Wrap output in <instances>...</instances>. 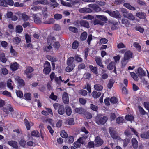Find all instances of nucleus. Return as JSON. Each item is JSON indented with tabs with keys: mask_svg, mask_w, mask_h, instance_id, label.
Instances as JSON below:
<instances>
[{
	"mask_svg": "<svg viewBox=\"0 0 149 149\" xmlns=\"http://www.w3.org/2000/svg\"><path fill=\"white\" fill-rule=\"evenodd\" d=\"M115 82V81L114 80L111 79H110L107 84L108 88L109 89H111L113 87Z\"/></svg>",
	"mask_w": 149,
	"mask_h": 149,
	"instance_id": "cd10ccee",
	"label": "nucleus"
},
{
	"mask_svg": "<svg viewBox=\"0 0 149 149\" xmlns=\"http://www.w3.org/2000/svg\"><path fill=\"white\" fill-rule=\"evenodd\" d=\"M26 42L27 43L31 42V38L28 34H26L25 36Z\"/></svg>",
	"mask_w": 149,
	"mask_h": 149,
	"instance_id": "338daca9",
	"label": "nucleus"
},
{
	"mask_svg": "<svg viewBox=\"0 0 149 149\" xmlns=\"http://www.w3.org/2000/svg\"><path fill=\"white\" fill-rule=\"evenodd\" d=\"M22 19L24 21L27 20L29 18V17L25 13H23L22 15Z\"/></svg>",
	"mask_w": 149,
	"mask_h": 149,
	"instance_id": "680f3d73",
	"label": "nucleus"
},
{
	"mask_svg": "<svg viewBox=\"0 0 149 149\" xmlns=\"http://www.w3.org/2000/svg\"><path fill=\"white\" fill-rule=\"evenodd\" d=\"M58 113L60 115H63L65 113L64 106L63 105H60L58 109Z\"/></svg>",
	"mask_w": 149,
	"mask_h": 149,
	"instance_id": "2eb2a0df",
	"label": "nucleus"
},
{
	"mask_svg": "<svg viewBox=\"0 0 149 149\" xmlns=\"http://www.w3.org/2000/svg\"><path fill=\"white\" fill-rule=\"evenodd\" d=\"M94 88L96 90L98 91H101L103 89L102 86L98 84L95 85Z\"/></svg>",
	"mask_w": 149,
	"mask_h": 149,
	"instance_id": "58836bf2",
	"label": "nucleus"
},
{
	"mask_svg": "<svg viewBox=\"0 0 149 149\" xmlns=\"http://www.w3.org/2000/svg\"><path fill=\"white\" fill-rule=\"evenodd\" d=\"M62 99L63 103L67 104L69 102V98L68 94L67 93L64 92L62 95Z\"/></svg>",
	"mask_w": 149,
	"mask_h": 149,
	"instance_id": "1a4fd4ad",
	"label": "nucleus"
},
{
	"mask_svg": "<svg viewBox=\"0 0 149 149\" xmlns=\"http://www.w3.org/2000/svg\"><path fill=\"white\" fill-rule=\"evenodd\" d=\"M54 20L53 18H50L48 20L45 21L43 23L45 24H51L54 23Z\"/></svg>",
	"mask_w": 149,
	"mask_h": 149,
	"instance_id": "79ce46f5",
	"label": "nucleus"
},
{
	"mask_svg": "<svg viewBox=\"0 0 149 149\" xmlns=\"http://www.w3.org/2000/svg\"><path fill=\"white\" fill-rule=\"evenodd\" d=\"M125 119L127 120L132 121L134 119L133 116L132 115H127L125 117Z\"/></svg>",
	"mask_w": 149,
	"mask_h": 149,
	"instance_id": "09e8293b",
	"label": "nucleus"
},
{
	"mask_svg": "<svg viewBox=\"0 0 149 149\" xmlns=\"http://www.w3.org/2000/svg\"><path fill=\"white\" fill-rule=\"evenodd\" d=\"M110 102L113 104H116L118 102L117 98L115 97H113L111 98L110 100Z\"/></svg>",
	"mask_w": 149,
	"mask_h": 149,
	"instance_id": "a18cd8bd",
	"label": "nucleus"
},
{
	"mask_svg": "<svg viewBox=\"0 0 149 149\" xmlns=\"http://www.w3.org/2000/svg\"><path fill=\"white\" fill-rule=\"evenodd\" d=\"M79 23L81 26L88 28L90 27L89 23L86 20H81L80 21H77V23Z\"/></svg>",
	"mask_w": 149,
	"mask_h": 149,
	"instance_id": "0eeeda50",
	"label": "nucleus"
},
{
	"mask_svg": "<svg viewBox=\"0 0 149 149\" xmlns=\"http://www.w3.org/2000/svg\"><path fill=\"white\" fill-rule=\"evenodd\" d=\"M124 6L129 10H136V8L132 6L129 3H124Z\"/></svg>",
	"mask_w": 149,
	"mask_h": 149,
	"instance_id": "473e14b6",
	"label": "nucleus"
},
{
	"mask_svg": "<svg viewBox=\"0 0 149 149\" xmlns=\"http://www.w3.org/2000/svg\"><path fill=\"white\" fill-rule=\"evenodd\" d=\"M17 32L18 33H20L22 32L23 30L22 27L20 25L17 26L16 28Z\"/></svg>",
	"mask_w": 149,
	"mask_h": 149,
	"instance_id": "37998d69",
	"label": "nucleus"
},
{
	"mask_svg": "<svg viewBox=\"0 0 149 149\" xmlns=\"http://www.w3.org/2000/svg\"><path fill=\"white\" fill-rule=\"evenodd\" d=\"M121 11L122 13L123 16L125 18H127L130 13L128 12L127 10L125 9L122 8Z\"/></svg>",
	"mask_w": 149,
	"mask_h": 149,
	"instance_id": "5701e85b",
	"label": "nucleus"
},
{
	"mask_svg": "<svg viewBox=\"0 0 149 149\" xmlns=\"http://www.w3.org/2000/svg\"><path fill=\"white\" fill-rule=\"evenodd\" d=\"M136 16L141 19H145L146 17V14L143 12H139L136 13Z\"/></svg>",
	"mask_w": 149,
	"mask_h": 149,
	"instance_id": "f8f14e48",
	"label": "nucleus"
},
{
	"mask_svg": "<svg viewBox=\"0 0 149 149\" xmlns=\"http://www.w3.org/2000/svg\"><path fill=\"white\" fill-rule=\"evenodd\" d=\"M108 120L107 117L100 114H98L96 117L95 121L98 125H104Z\"/></svg>",
	"mask_w": 149,
	"mask_h": 149,
	"instance_id": "f257e3e1",
	"label": "nucleus"
},
{
	"mask_svg": "<svg viewBox=\"0 0 149 149\" xmlns=\"http://www.w3.org/2000/svg\"><path fill=\"white\" fill-rule=\"evenodd\" d=\"M132 144L133 147L134 149H136L138 147V142L137 140L134 138H133L132 139Z\"/></svg>",
	"mask_w": 149,
	"mask_h": 149,
	"instance_id": "6ab92c4d",
	"label": "nucleus"
},
{
	"mask_svg": "<svg viewBox=\"0 0 149 149\" xmlns=\"http://www.w3.org/2000/svg\"><path fill=\"white\" fill-rule=\"evenodd\" d=\"M131 20H134L135 19L134 16L131 13H130L128 17L127 18Z\"/></svg>",
	"mask_w": 149,
	"mask_h": 149,
	"instance_id": "052dcab7",
	"label": "nucleus"
},
{
	"mask_svg": "<svg viewBox=\"0 0 149 149\" xmlns=\"http://www.w3.org/2000/svg\"><path fill=\"white\" fill-rule=\"evenodd\" d=\"M8 107V109H6V108H4L3 109V111L4 112H5L6 114H9V111L8 110H9V111L11 112V114H12V113L13 111L14 110L13 108H12V107H11V105H10V104H9L7 107Z\"/></svg>",
	"mask_w": 149,
	"mask_h": 149,
	"instance_id": "ddd939ff",
	"label": "nucleus"
},
{
	"mask_svg": "<svg viewBox=\"0 0 149 149\" xmlns=\"http://www.w3.org/2000/svg\"><path fill=\"white\" fill-rule=\"evenodd\" d=\"M74 58L73 57H70L68 58L67 61V65H74V64L73 63V62L74 61Z\"/></svg>",
	"mask_w": 149,
	"mask_h": 149,
	"instance_id": "c85d7f7f",
	"label": "nucleus"
},
{
	"mask_svg": "<svg viewBox=\"0 0 149 149\" xmlns=\"http://www.w3.org/2000/svg\"><path fill=\"white\" fill-rule=\"evenodd\" d=\"M0 59L1 61L4 63H6L7 61V59L5 58L4 54H1L0 55Z\"/></svg>",
	"mask_w": 149,
	"mask_h": 149,
	"instance_id": "49530a36",
	"label": "nucleus"
},
{
	"mask_svg": "<svg viewBox=\"0 0 149 149\" xmlns=\"http://www.w3.org/2000/svg\"><path fill=\"white\" fill-rule=\"evenodd\" d=\"M21 39L18 37H15L13 39V41L16 44H18L20 42Z\"/></svg>",
	"mask_w": 149,
	"mask_h": 149,
	"instance_id": "13d9d810",
	"label": "nucleus"
},
{
	"mask_svg": "<svg viewBox=\"0 0 149 149\" xmlns=\"http://www.w3.org/2000/svg\"><path fill=\"white\" fill-rule=\"evenodd\" d=\"M134 46L139 51H140L141 49V47L139 44L137 42L134 43Z\"/></svg>",
	"mask_w": 149,
	"mask_h": 149,
	"instance_id": "e2e57ef3",
	"label": "nucleus"
},
{
	"mask_svg": "<svg viewBox=\"0 0 149 149\" xmlns=\"http://www.w3.org/2000/svg\"><path fill=\"white\" fill-rule=\"evenodd\" d=\"M62 17V15L58 13L56 14L54 16V19L57 20L61 19Z\"/></svg>",
	"mask_w": 149,
	"mask_h": 149,
	"instance_id": "a19ab883",
	"label": "nucleus"
},
{
	"mask_svg": "<svg viewBox=\"0 0 149 149\" xmlns=\"http://www.w3.org/2000/svg\"><path fill=\"white\" fill-rule=\"evenodd\" d=\"M138 108L140 113L142 115H144L146 114V112L143 109L141 106H138Z\"/></svg>",
	"mask_w": 149,
	"mask_h": 149,
	"instance_id": "4d7b16f0",
	"label": "nucleus"
},
{
	"mask_svg": "<svg viewBox=\"0 0 149 149\" xmlns=\"http://www.w3.org/2000/svg\"><path fill=\"white\" fill-rule=\"evenodd\" d=\"M95 146H100L103 143L104 141L101 138L98 136L96 137L95 139Z\"/></svg>",
	"mask_w": 149,
	"mask_h": 149,
	"instance_id": "39448f33",
	"label": "nucleus"
},
{
	"mask_svg": "<svg viewBox=\"0 0 149 149\" xmlns=\"http://www.w3.org/2000/svg\"><path fill=\"white\" fill-rule=\"evenodd\" d=\"M90 108L92 110L95 111H97L98 109V107L97 106L94 105L92 104H90Z\"/></svg>",
	"mask_w": 149,
	"mask_h": 149,
	"instance_id": "de8ad7c7",
	"label": "nucleus"
},
{
	"mask_svg": "<svg viewBox=\"0 0 149 149\" xmlns=\"http://www.w3.org/2000/svg\"><path fill=\"white\" fill-rule=\"evenodd\" d=\"M93 24L94 25L97 24H99L100 25L102 26L104 24V22L101 21L100 20L98 19H95L93 21Z\"/></svg>",
	"mask_w": 149,
	"mask_h": 149,
	"instance_id": "c756f323",
	"label": "nucleus"
},
{
	"mask_svg": "<svg viewBox=\"0 0 149 149\" xmlns=\"http://www.w3.org/2000/svg\"><path fill=\"white\" fill-rule=\"evenodd\" d=\"M121 21L122 23L126 27H128L130 24V22L128 19L125 18L122 19Z\"/></svg>",
	"mask_w": 149,
	"mask_h": 149,
	"instance_id": "4be33fe9",
	"label": "nucleus"
},
{
	"mask_svg": "<svg viewBox=\"0 0 149 149\" xmlns=\"http://www.w3.org/2000/svg\"><path fill=\"white\" fill-rule=\"evenodd\" d=\"M33 70V68L31 66H29L26 67V70L24 71V72L29 78H31L32 77V75L30 73Z\"/></svg>",
	"mask_w": 149,
	"mask_h": 149,
	"instance_id": "423d86ee",
	"label": "nucleus"
},
{
	"mask_svg": "<svg viewBox=\"0 0 149 149\" xmlns=\"http://www.w3.org/2000/svg\"><path fill=\"white\" fill-rule=\"evenodd\" d=\"M101 95V93L94 91L92 93V96L95 98H98Z\"/></svg>",
	"mask_w": 149,
	"mask_h": 149,
	"instance_id": "bb28decb",
	"label": "nucleus"
},
{
	"mask_svg": "<svg viewBox=\"0 0 149 149\" xmlns=\"http://www.w3.org/2000/svg\"><path fill=\"white\" fill-rule=\"evenodd\" d=\"M68 29L69 30L75 33H77L78 32V29L74 27L70 26L69 27Z\"/></svg>",
	"mask_w": 149,
	"mask_h": 149,
	"instance_id": "ea45409f",
	"label": "nucleus"
},
{
	"mask_svg": "<svg viewBox=\"0 0 149 149\" xmlns=\"http://www.w3.org/2000/svg\"><path fill=\"white\" fill-rule=\"evenodd\" d=\"M95 146V143L93 141H90L88 143V147L91 148H93Z\"/></svg>",
	"mask_w": 149,
	"mask_h": 149,
	"instance_id": "69168bd1",
	"label": "nucleus"
},
{
	"mask_svg": "<svg viewBox=\"0 0 149 149\" xmlns=\"http://www.w3.org/2000/svg\"><path fill=\"white\" fill-rule=\"evenodd\" d=\"M89 68L95 74H98L97 68L96 67H93L92 65H90L89 66Z\"/></svg>",
	"mask_w": 149,
	"mask_h": 149,
	"instance_id": "2f4dec72",
	"label": "nucleus"
},
{
	"mask_svg": "<svg viewBox=\"0 0 149 149\" xmlns=\"http://www.w3.org/2000/svg\"><path fill=\"white\" fill-rule=\"evenodd\" d=\"M87 33L86 31L82 32L80 36V39L82 41L85 40L87 38Z\"/></svg>",
	"mask_w": 149,
	"mask_h": 149,
	"instance_id": "393cba45",
	"label": "nucleus"
},
{
	"mask_svg": "<svg viewBox=\"0 0 149 149\" xmlns=\"http://www.w3.org/2000/svg\"><path fill=\"white\" fill-rule=\"evenodd\" d=\"M8 143L15 148H18L17 143L15 141H10L8 142Z\"/></svg>",
	"mask_w": 149,
	"mask_h": 149,
	"instance_id": "f3484780",
	"label": "nucleus"
},
{
	"mask_svg": "<svg viewBox=\"0 0 149 149\" xmlns=\"http://www.w3.org/2000/svg\"><path fill=\"white\" fill-rule=\"evenodd\" d=\"M33 18H34V22L36 24H40L41 22V21L40 18L36 16L35 14H33Z\"/></svg>",
	"mask_w": 149,
	"mask_h": 149,
	"instance_id": "72a5a7b5",
	"label": "nucleus"
},
{
	"mask_svg": "<svg viewBox=\"0 0 149 149\" xmlns=\"http://www.w3.org/2000/svg\"><path fill=\"white\" fill-rule=\"evenodd\" d=\"M115 64L114 62H111L108 65L107 67V69L110 70H112L113 68L115 66Z\"/></svg>",
	"mask_w": 149,
	"mask_h": 149,
	"instance_id": "c9c22d12",
	"label": "nucleus"
},
{
	"mask_svg": "<svg viewBox=\"0 0 149 149\" xmlns=\"http://www.w3.org/2000/svg\"><path fill=\"white\" fill-rule=\"evenodd\" d=\"M85 141V140L82 138L80 137L77 140V141L74 143V146L76 148H79L81 144L83 145L84 144V142Z\"/></svg>",
	"mask_w": 149,
	"mask_h": 149,
	"instance_id": "20e7f679",
	"label": "nucleus"
},
{
	"mask_svg": "<svg viewBox=\"0 0 149 149\" xmlns=\"http://www.w3.org/2000/svg\"><path fill=\"white\" fill-rule=\"evenodd\" d=\"M16 79H17L18 85L22 87L24 86V80L18 77L16 78Z\"/></svg>",
	"mask_w": 149,
	"mask_h": 149,
	"instance_id": "aec40b11",
	"label": "nucleus"
},
{
	"mask_svg": "<svg viewBox=\"0 0 149 149\" xmlns=\"http://www.w3.org/2000/svg\"><path fill=\"white\" fill-rule=\"evenodd\" d=\"M61 136L63 138H66L67 137L68 135L66 132L64 131L63 130L60 134Z\"/></svg>",
	"mask_w": 149,
	"mask_h": 149,
	"instance_id": "bf43d9fd",
	"label": "nucleus"
},
{
	"mask_svg": "<svg viewBox=\"0 0 149 149\" xmlns=\"http://www.w3.org/2000/svg\"><path fill=\"white\" fill-rule=\"evenodd\" d=\"M91 8L96 12H99L101 10V9L98 5L96 4L91 5Z\"/></svg>",
	"mask_w": 149,
	"mask_h": 149,
	"instance_id": "b1692460",
	"label": "nucleus"
},
{
	"mask_svg": "<svg viewBox=\"0 0 149 149\" xmlns=\"http://www.w3.org/2000/svg\"><path fill=\"white\" fill-rule=\"evenodd\" d=\"M24 97L25 98L28 100H30L31 99V96L30 93H26L24 94Z\"/></svg>",
	"mask_w": 149,
	"mask_h": 149,
	"instance_id": "0e129e2a",
	"label": "nucleus"
},
{
	"mask_svg": "<svg viewBox=\"0 0 149 149\" xmlns=\"http://www.w3.org/2000/svg\"><path fill=\"white\" fill-rule=\"evenodd\" d=\"M43 72L46 74H48L51 71V68H44L43 69Z\"/></svg>",
	"mask_w": 149,
	"mask_h": 149,
	"instance_id": "3c124183",
	"label": "nucleus"
},
{
	"mask_svg": "<svg viewBox=\"0 0 149 149\" xmlns=\"http://www.w3.org/2000/svg\"><path fill=\"white\" fill-rule=\"evenodd\" d=\"M74 138L72 136H69L67 138L66 141L68 143H72L74 141Z\"/></svg>",
	"mask_w": 149,
	"mask_h": 149,
	"instance_id": "4c0bfd02",
	"label": "nucleus"
},
{
	"mask_svg": "<svg viewBox=\"0 0 149 149\" xmlns=\"http://www.w3.org/2000/svg\"><path fill=\"white\" fill-rule=\"evenodd\" d=\"M132 55V53L130 51L126 52L124 54V58L128 60L131 58Z\"/></svg>",
	"mask_w": 149,
	"mask_h": 149,
	"instance_id": "9b49d317",
	"label": "nucleus"
},
{
	"mask_svg": "<svg viewBox=\"0 0 149 149\" xmlns=\"http://www.w3.org/2000/svg\"><path fill=\"white\" fill-rule=\"evenodd\" d=\"M85 67V64L84 63H81L78 65L77 69L78 71H79L81 70L84 69Z\"/></svg>",
	"mask_w": 149,
	"mask_h": 149,
	"instance_id": "8fccbe9b",
	"label": "nucleus"
},
{
	"mask_svg": "<svg viewBox=\"0 0 149 149\" xmlns=\"http://www.w3.org/2000/svg\"><path fill=\"white\" fill-rule=\"evenodd\" d=\"M138 76L140 78L146 75V73L144 70L141 67H139L138 70Z\"/></svg>",
	"mask_w": 149,
	"mask_h": 149,
	"instance_id": "9d476101",
	"label": "nucleus"
},
{
	"mask_svg": "<svg viewBox=\"0 0 149 149\" xmlns=\"http://www.w3.org/2000/svg\"><path fill=\"white\" fill-rule=\"evenodd\" d=\"M123 119L122 117H118L117 118L116 120V122L118 124H120L121 123H123Z\"/></svg>",
	"mask_w": 149,
	"mask_h": 149,
	"instance_id": "c03bdc74",
	"label": "nucleus"
},
{
	"mask_svg": "<svg viewBox=\"0 0 149 149\" xmlns=\"http://www.w3.org/2000/svg\"><path fill=\"white\" fill-rule=\"evenodd\" d=\"M81 130L82 132L85 133V134L83 135V136L81 137L86 140L88 138L89 135V132L85 127H82L81 129Z\"/></svg>",
	"mask_w": 149,
	"mask_h": 149,
	"instance_id": "6e6552de",
	"label": "nucleus"
},
{
	"mask_svg": "<svg viewBox=\"0 0 149 149\" xmlns=\"http://www.w3.org/2000/svg\"><path fill=\"white\" fill-rule=\"evenodd\" d=\"M147 131L146 132H144L141 134L140 136L142 138L148 139V135L147 134Z\"/></svg>",
	"mask_w": 149,
	"mask_h": 149,
	"instance_id": "6e6d98bb",
	"label": "nucleus"
},
{
	"mask_svg": "<svg viewBox=\"0 0 149 149\" xmlns=\"http://www.w3.org/2000/svg\"><path fill=\"white\" fill-rule=\"evenodd\" d=\"M131 77L133 78L135 81H137L138 79L137 76L136 74L134 72H131L130 73Z\"/></svg>",
	"mask_w": 149,
	"mask_h": 149,
	"instance_id": "864d4df0",
	"label": "nucleus"
},
{
	"mask_svg": "<svg viewBox=\"0 0 149 149\" xmlns=\"http://www.w3.org/2000/svg\"><path fill=\"white\" fill-rule=\"evenodd\" d=\"M78 46V43L77 41H74L72 45V47L73 49H76Z\"/></svg>",
	"mask_w": 149,
	"mask_h": 149,
	"instance_id": "774afa93",
	"label": "nucleus"
},
{
	"mask_svg": "<svg viewBox=\"0 0 149 149\" xmlns=\"http://www.w3.org/2000/svg\"><path fill=\"white\" fill-rule=\"evenodd\" d=\"M109 132L112 138L113 139H118L119 137L118 136L117 130L114 128L111 127L109 128Z\"/></svg>",
	"mask_w": 149,
	"mask_h": 149,
	"instance_id": "f03ea898",
	"label": "nucleus"
},
{
	"mask_svg": "<svg viewBox=\"0 0 149 149\" xmlns=\"http://www.w3.org/2000/svg\"><path fill=\"white\" fill-rule=\"evenodd\" d=\"M19 67V64L17 62L11 64L10 66V69L13 71L16 70Z\"/></svg>",
	"mask_w": 149,
	"mask_h": 149,
	"instance_id": "dca6fc26",
	"label": "nucleus"
},
{
	"mask_svg": "<svg viewBox=\"0 0 149 149\" xmlns=\"http://www.w3.org/2000/svg\"><path fill=\"white\" fill-rule=\"evenodd\" d=\"M79 93L82 95L85 96L87 95V92L86 90H81L79 91Z\"/></svg>",
	"mask_w": 149,
	"mask_h": 149,
	"instance_id": "5fc2aeb1",
	"label": "nucleus"
},
{
	"mask_svg": "<svg viewBox=\"0 0 149 149\" xmlns=\"http://www.w3.org/2000/svg\"><path fill=\"white\" fill-rule=\"evenodd\" d=\"M105 12L109 14L110 16L116 18H120L121 15L118 11H111L109 10H106Z\"/></svg>",
	"mask_w": 149,
	"mask_h": 149,
	"instance_id": "7ed1b4c3",
	"label": "nucleus"
},
{
	"mask_svg": "<svg viewBox=\"0 0 149 149\" xmlns=\"http://www.w3.org/2000/svg\"><path fill=\"white\" fill-rule=\"evenodd\" d=\"M95 17L102 22H106L108 20L106 16L103 15H96Z\"/></svg>",
	"mask_w": 149,
	"mask_h": 149,
	"instance_id": "4468645a",
	"label": "nucleus"
},
{
	"mask_svg": "<svg viewBox=\"0 0 149 149\" xmlns=\"http://www.w3.org/2000/svg\"><path fill=\"white\" fill-rule=\"evenodd\" d=\"M68 65V66L66 68V70L68 72H70L75 67V65Z\"/></svg>",
	"mask_w": 149,
	"mask_h": 149,
	"instance_id": "7c9ffc66",
	"label": "nucleus"
},
{
	"mask_svg": "<svg viewBox=\"0 0 149 149\" xmlns=\"http://www.w3.org/2000/svg\"><path fill=\"white\" fill-rule=\"evenodd\" d=\"M128 60L126 59H125V58H123L121 61L122 66L124 67L127 64L128 61Z\"/></svg>",
	"mask_w": 149,
	"mask_h": 149,
	"instance_id": "603ef678",
	"label": "nucleus"
},
{
	"mask_svg": "<svg viewBox=\"0 0 149 149\" xmlns=\"http://www.w3.org/2000/svg\"><path fill=\"white\" fill-rule=\"evenodd\" d=\"M79 11L82 13H88L91 12L92 10L89 8H84L80 9Z\"/></svg>",
	"mask_w": 149,
	"mask_h": 149,
	"instance_id": "a211bd4d",
	"label": "nucleus"
},
{
	"mask_svg": "<svg viewBox=\"0 0 149 149\" xmlns=\"http://www.w3.org/2000/svg\"><path fill=\"white\" fill-rule=\"evenodd\" d=\"M95 60L97 64L100 67L104 68V66L102 65L100 57H96L95 58Z\"/></svg>",
	"mask_w": 149,
	"mask_h": 149,
	"instance_id": "412c9836",
	"label": "nucleus"
},
{
	"mask_svg": "<svg viewBox=\"0 0 149 149\" xmlns=\"http://www.w3.org/2000/svg\"><path fill=\"white\" fill-rule=\"evenodd\" d=\"M75 111L79 114H82L84 112V109L82 108H77L75 109Z\"/></svg>",
	"mask_w": 149,
	"mask_h": 149,
	"instance_id": "a878e982",
	"label": "nucleus"
},
{
	"mask_svg": "<svg viewBox=\"0 0 149 149\" xmlns=\"http://www.w3.org/2000/svg\"><path fill=\"white\" fill-rule=\"evenodd\" d=\"M31 135L32 136L38 137L39 136L40 134L38 131L34 130L31 132Z\"/></svg>",
	"mask_w": 149,
	"mask_h": 149,
	"instance_id": "e433bc0d",
	"label": "nucleus"
},
{
	"mask_svg": "<svg viewBox=\"0 0 149 149\" xmlns=\"http://www.w3.org/2000/svg\"><path fill=\"white\" fill-rule=\"evenodd\" d=\"M66 113L68 116L70 115L72 113V110L71 107L68 106H66L65 107Z\"/></svg>",
	"mask_w": 149,
	"mask_h": 149,
	"instance_id": "f704fd0d",
	"label": "nucleus"
}]
</instances>
